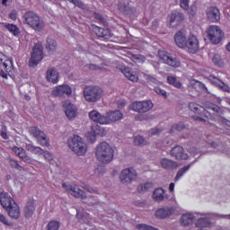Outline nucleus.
Wrapping results in <instances>:
<instances>
[{
  "label": "nucleus",
  "mask_w": 230,
  "mask_h": 230,
  "mask_svg": "<svg viewBox=\"0 0 230 230\" xmlns=\"http://www.w3.org/2000/svg\"><path fill=\"white\" fill-rule=\"evenodd\" d=\"M95 157L102 164H109L114 159V149L109 143L101 142L95 147Z\"/></svg>",
  "instance_id": "f257e3e1"
},
{
  "label": "nucleus",
  "mask_w": 230,
  "mask_h": 230,
  "mask_svg": "<svg viewBox=\"0 0 230 230\" xmlns=\"http://www.w3.org/2000/svg\"><path fill=\"white\" fill-rule=\"evenodd\" d=\"M23 23L28 24L35 31H42L44 30V20L33 11H28L24 13Z\"/></svg>",
  "instance_id": "f03ea898"
},
{
  "label": "nucleus",
  "mask_w": 230,
  "mask_h": 230,
  "mask_svg": "<svg viewBox=\"0 0 230 230\" xmlns=\"http://www.w3.org/2000/svg\"><path fill=\"white\" fill-rule=\"evenodd\" d=\"M68 146L76 155H85L87 154V144L78 135H74L68 139Z\"/></svg>",
  "instance_id": "7ed1b4c3"
},
{
  "label": "nucleus",
  "mask_w": 230,
  "mask_h": 230,
  "mask_svg": "<svg viewBox=\"0 0 230 230\" xmlns=\"http://www.w3.org/2000/svg\"><path fill=\"white\" fill-rule=\"evenodd\" d=\"M84 100L89 103H96V102L102 100V96H103V89L100 86H85L84 89Z\"/></svg>",
  "instance_id": "20e7f679"
},
{
  "label": "nucleus",
  "mask_w": 230,
  "mask_h": 230,
  "mask_svg": "<svg viewBox=\"0 0 230 230\" xmlns=\"http://www.w3.org/2000/svg\"><path fill=\"white\" fill-rule=\"evenodd\" d=\"M44 58V47H42V44L36 43L32 48V52L30 59L29 66L31 67H35V66L39 65V62H40Z\"/></svg>",
  "instance_id": "39448f33"
},
{
  "label": "nucleus",
  "mask_w": 230,
  "mask_h": 230,
  "mask_svg": "<svg viewBox=\"0 0 230 230\" xmlns=\"http://www.w3.org/2000/svg\"><path fill=\"white\" fill-rule=\"evenodd\" d=\"M189 109L195 114H199V116L193 117V119H195V121L205 122L206 119L204 118H209V116H210L209 111H208L204 107H202L195 102L189 103Z\"/></svg>",
  "instance_id": "423d86ee"
},
{
  "label": "nucleus",
  "mask_w": 230,
  "mask_h": 230,
  "mask_svg": "<svg viewBox=\"0 0 230 230\" xmlns=\"http://www.w3.org/2000/svg\"><path fill=\"white\" fill-rule=\"evenodd\" d=\"M207 33L212 44H220L224 39V31H222V29H220L218 26H210Z\"/></svg>",
  "instance_id": "0eeeda50"
},
{
  "label": "nucleus",
  "mask_w": 230,
  "mask_h": 230,
  "mask_svg": "<svg viewBox=\"0 0 230 230\" xmlns=\"http://www.w3.org/2000/svg\"><path fill=\"white\" fill-rule=\"evenodd\" d=\"M29 132L33 136V137L37 138L38 143H40L41 146H49V140H48V136L44 131L40 130L37 127H31L29 128Z\"/></svg>",
  "instance_id": "6e6552de"
},
{
  "label": "nucleus",
  "mask_w": 230,
  "mask_h": 230,
  "mask_svg": "<svg viewBox=\"0 0 230 230\" xmlns=\"http://www.w3.org/2000/svg\"><path fill=\"white\" fill-rule=\"evenodd\" d=\"M137 177V172L134 168H126L121 171L119 179L122 184H131L133 181H136Z\"/></svg>",
  "instance_id": "1a4fd4ad"
},
{
  "label": "nucleus",
  "mask_w": 230,
  "mask_h": 230,
  "mask_svg": "<svg viewBox=\"0 0 230 230\" xmlns=\"http://www.w3.org/2000/svg\"><path fill=\"white\" fill-rule=\"evenodd\" d=\"M63 188L66 190V191H68L70 195L75 197V199H82V200H85L87 199V195H85V191L81 190L78 185H71V184H62Z\"/></svg>",
  "instance_id": "9d476101"
},
{
  "label": "nucleus",
  "mask_w": 230,
  "mask_h": 230,
  "mask_svg": "<svg viewBox=\"0 0 230 230\" xmlns=\"http://www.w3.org/2000/svg\"><path fill=\"white\" fill-rule=\"evenodd\" d=\"M158 56L164 64H167V66H170L171 67L181 66V61H179V59H177L176 58L172 57L170 53L164 50L159 51Z\"/></svg>",
  "instance_id": "9b49d317"
},
{
  "label": "nucleus",
  "mask_w": 230,
  "mask_h": 230,
  "mask_svg": "<svg viewBox=\"0 0 230 230\" xmlns=\"http://www.w3.org/2000/svg\"><path fill=\"white\" fill-rule=\"evenodd\" d=\"M135 112H148L153 109L154 104L151 101L137 102L131 105Z\"/></svg>",
  "instance_id": "f8f14e48"
},
{
  "label": "nucleus",
  "mask_w": 230,
  "mask_h": 230,
  "mask_svg": "<svg viewBox=\"0 0 230 230\" xmlns=\"http://www.w3.org/2000/svg\"><path fill=\"white\" fill-rule=\"evenodd\" d=\"M104 118H106L104 125H111V123H116V121L123 119V113L119 111H108Z\"/></svg>",
  "instance_id": "ddd939ff"
},
{
  "label": "nucleus",
  "mask_w": 230,
  "mask_h": 230,
  "mask_svg": "<svg viewBox=\"0 0 230 230\" xmlns=\"http://www.w3.org/2000/svg\"><path fill=\"white\" fill-rule=\"evenodd\" d=\"M169 19V28H177L184 20V13L174 12L170 14Z\"/></svg>",
  "instance_id": "4468645a"
},
{
  "label": "nucleus",
  "mask_w": 230,
  "mask_h": 230,
  "mask_svg": "<svg viewBox=\"0 0 230 230\" xmlns=\"http://www.w3.org/2000/svg\"><path fill=\"white\" fill-rule=\"evenodd\" d=\"M173 215V208L172 207H164L158 208L155 213V217L159 218L160 220H164L165 218H170Z\"/></svg>",
  "instance_id": "2eb2a0df"
},
{
  "label": "nucleus",
  "mask_w": 230,
  "mask_h": 230,
  "mask_svg": "<svg viewBox=\"0 0 230 230\" xmlns=\"http://www.w3.org/2000/svg\"><path fill=\"white\" fill-rule=\"evenodd\" d=\"M170 155L172 157L177 159V161L188 159V154L184 153V148H182L181 146H175L172 147Z\"/></svg>",
  "instance_id": "dca6fc26"
},
{
  "label": "nucleus",
  "mask_w": 230,
  "mask_h": 230,
  "mask_svg": "<svg viewBox=\"0 0 230 230\" xmlns=\"http://www.w3.org/2000/svg\"><path fill=\"white\" fill-rule=\"evenodd\" d=\"M73 90H71V87L67 84L59 85L52 91L53 96H64V94L71 96Z\"/></svg>",
  "instance_id": "f3484780"
},
{
  "label": "nucleus",
  "mask_w": 230,
  "mask_h": 230,
  "mask_svg": "<svg viewBox=\"0 0 230 230\" xmlns=\"http://www.w3.org/2000/svg\"><path fill=\"white\" fill-rule=\"evenodd\" d=\"M207 16L211 22H218L220 21V10L217 7H208L207 9Z\"/></svg>",
  "instance_id": "a211bd4d"
},
{
  "label": "nucleus",
  "mask_w": 230,
  "mask_h": 230,
  "mask_svg": "<svg viewBox=\"0 0 230 230\" xmlns=\"http://www.w3.org/2000/svg\"><path fill=\"white\" fill-rule=\"evenodd\" d=\"M15 203V200L8 194V192H1L0 193V204L3 206L4 209L10 208Z\"/></svg>",
  "instance_id": "6ab92c4d"
},
{
  "label": "nucleus",
  "mask_w": 230,
  "mask_h": 230,
  "mask_svg": "<svg viewBox=\"0 0 230 230\" xmlns=\"http://www.w3.org/2000/svg\"><path fill=\"white\" fill-rule=\"evenodd\" d=\"M89 118L92 121H95V123H100V125H105L107 121V118L105 115H102L98 111H92L89 112Z\"/></svg>",
  "instance_id": "aec40b11"
},
{
  "label": "nucleus",
  "mask_w": 230,
  "mask_h": 230,
  "mask_svg": "<svg viewBox=\"0 0 230 230\" xmlns=\"http://www.w3.org/2000/svg\"><path fill=\"white\" fill-rule=\"evenodd\" d=\"M185 46L188 48L190 53H197L199 51V40H197V37L191 36L188 39Z\"/></svg>",
  "instance_id": "412c9836"
},
{
  "label": "nucleus",
  "mask_w": 230,
  "mask_h": 230,
  "mask_svg": "<svg viewBox=\"0 0 230 230\" xmlns=\"http://www.w3.org/2000/svg\"><path fill=\"white\" fill-rule=\"evenodd\" d=\"M9 217L11 218H13L14 220H17L21 217V208H19V205L15 202L13 203L10 207L5 208Z\"/></svg>",
  "instance_id": "4be33fe9"
},
{
  "label": "nucleus",
  "mask_w": 230,
  "mask_h": 230,
  "mask_svg": "<svg viewBox=\"0 0 230 230\" xmlns=\"http://www.w3.org/2000/svg\"><path fill=\"white\" fill-rule=\"evenodd\" d=\"M120 71L128 80H130V82H137V80H139L137 74L134 72L130 67L125 66L120 68Z\"/></svg>",
  "instance_id": "5701e85b"
},
{
  "label": "nucleus",
  "mask_w": 230,
  "mask_h": 230,
  "mask_svg": "<svg viewBox=\"0 0 230 230\" xmlns=\"http://www.w3.org/2000/svg\"><path fill=\"white\" fill-rule=\"evenodd\" d=\"M152 197L155 202H163V200L168 199V195H166V190L162 188L155 189L153 192Z\"/></svg>",
  "instance_id": "b1692460"
},
{
  "label": "nucleus",
  "mask_w": 230,
  "mask_h": 230,
  "mask_svg": "<svg viewBox=\"0 0 230 230\" xmlns=\"http://www.w3.org/2000/svg\"><path fill=\"white\" fill-rule=\"evenodd\" d=\"M65 114L68 119H75L76 118V107L71 103H65Z\"/></svg>",
  "instance_id": "393cba45"
},
{
  "label": "nucleus",
  "mask_w": 230,
  "mask_h": 230,
  "mask_svg": "<svg viewBox=\"0 0 230 230\" xmlns=\"http://www.w3.org/2000/svg\"><path fill=\"white\" fill-rule=\"evenodd\" d=\"M160 164L164 170H173V168H179V164L177 162L173 160H170L168 158H162L160 161Z\"/></svg>",
  "instance_id": "a878e982"
},
{
  "label": "nucleus",
  "mask_w": 230,
  "mask_h": 230,
  "mask_svg": "<svg viewBox=\"0 0 230 230\" xmlns=\"http://www.w3.org/2000/svg\"><path fill=\"white\" fill-rule=\"evenodd\" d=\"M47 80L48 82H51V84L58 83V72L57 68L50 67L47 70Z\"/></svg>",
  "instance_id": "bb28decb"
},
{
  "label": "nucleus",
  "mask_w": 230,
  "mask_h": 230,
  "mask_svg": "<svg viewBox=\"0 0 230 230\" xmlns=\"http://www.w3.org/2000/svg\"><path fill=\"white\" fill-rule=\"evenodd\" d=\"M93 31L97 37H102V39H105L106 40L111 39V30L109 29H103L98 26H95L93 28Z\"/></svg>",
  "instance_id": "cd10ccee"
},
{
  "label": "nucleus",
  "mask_w": 230,
  "mask_h": 230,
  "mask_svg": "<svg viewBox=\"0 0 230 230\" xmlns=\"http://www.w3.org/2000/svg\"><path fill=\"white\" fill-rule=\"evenodd\" d=\"M174 41L178 48H186V35H184V31H180L174 36Z\"/></svg>",
  "instance_id": "c85d7f7f"
},
{
  "label": "nucleus",
  "mask_w": 230,
  "mask_h": 230,
  "mask_svg": "<svg viewBox=\"0 0 230 230\" xmlns=\"http://www.w3.org/2000/svg\"><path fill=\"white\" fill-rule=\"evenodd\" d=\"M26 150L31 154H35L36 155H44L45 154L44 149L40 148V146H35L31 144L26 145Z\"/></svg>",
  "instance_id": "c756f323"
},
{
  "label": "nucleus",
  "mask_w": 230,
  "mask_h": 230,
  "mask_svg": "<svg viewBox=\"0 0 230 230\" xmlns=\"http://www.w3.org/2000/svg\"><path fill=\"white\" fill-rule=\"evenodd\" d=\"M23 212L26 218H31V217H33V213L35 212V205H33V202L27 203Z\"/></svg>",
  "instance_id": "7c9ffc66"
},
{
  "label": "nucleus",
  "mask_w": 230,
  "mask_h": 230,
  "mask_svg": "<svg viewBox=\"0 0 230 230\" xmlns=\"http://www.w3.org/2000/svg\"><path fill=\"white\" fill-rule=\"evenodd\" d=\"M193 215L191 214H183L181 217V226L188 227L193 224Z\"/></svg>",
  "instance_id": "2f4dec72"
},
{
  "label": "nucleus",
  "mask_w": 230,
  "mask_h": 230,
  "mask_svg": "<svg viewBox=\"0 0 230 230\" xmlns=\"http://www.w3.org/2000/svg\"><path fill=\"white\" fill-rule=\"evenodd\" d=\"M190 86L192 87V89H195V91H208V88L204 84H202L200 81H197L195 79L190 80Z\"/></svg>",
  "instance_id": "473e14b6"
},
{
  "label": "nucleus",
  "mask_w": 230,
  "mask_h": 230,
  "mask_svg": "<svg viewBox=\"0 0 230 230\" xmlns=\"http://www.w3.org/2000/svg\"><path fill=\"white\" fill-rule=\"evenodd\" d=\"M119 10L124 15H130V13L134 12V8L130 7V5L126 3H120L119 4Z\"/></svg>",
  "instance_id": "72a5a7b5"
},
{
  "label": "nucleus",
  "mask_w": 230,
  "mask_h": 230,
  "mask_svg": "<svg viewBox=\"0 0 230 230\" xmlns=\"http://www.w3.org/2000/svg\"><path fill=\"white\" fill-rule=\"evenodd\" d=\"M144 80H146V84L149 89H154L152 86L159 85V84H161L155 77H152L148 75H144Z\"/></svg>",
  "instance_id": "f704fd0d"
},
{
  "label": "nucleus",
  "mask_w": 230,
  "mask_h": 230,
  "mask_svg": "<svg viewBox=\"0 0 230 230\" xmlns=\"http://www.w3.org/2000/svg\"><path fill=\"white\" fill-rule=\"evenodd\" d=\"M211 226V220L208 217H201L196 222V227H209Z\"/></svg>",
  "instance_id": "c9c22d12"
},
{
  "label": "nucleus",
  "mask_w": 230,
  "mask_h": 230,
  "mask_svg": "<svg viewBox=\"0 0 230 230\" xmlns=\"http://www.w3.org/2000/svg\"><path fill=\"white\" fill-rule=\"evenodd\" d=\"M154 188V183L146 182L145 184H141L137 187L138 193H146V191H150Z\"/></svg>",
  "instance_id": "e433bc0d"
},
{
  "label": "nucleus",
  "mask_w": 230,
  "mask_h": 230,
  "mask_svg": "<svg viewBox=\"0 0 230 230\" xmlns=\"http://www.w3.org/2000/svg\"><path fill=\"white\" fill-rule=\"evenodd\" d=\"M57 41L51 38L47 39V45H46V49L48 51H57Z\"/></svg>",
  "instance_id": "4c0bfd02"
},
{
  "label": "nucleus",
  "mask_w": 230,
  "mask_h": 230,
  "mask_svg": "<svg viewBox=\"0 0 230 230\" xmlns=\"http://www.w3.org/2000/svg\"><path fill=\"white\" fill-rule=\"evenodd\" d=\"M84 67L88 71H102V69H105V64H101V66L95 64H87L84 66Z\"/></svg>",
  "instance_id": "58836bf2"
},
{
  "label": "nucleus",
  "mask_w": 230,
  "mask_h": 230,
  "mask_svg": "<svg viewBox=\"0 0 230 230\" xmlns=\"http://www.w3.org/2000/svg\"><path fill=\"white\" fill-rule=\"evenodd\" d=\"M7 161H8L11 168H13L14 170H18V172H22V170H24V167H22L21 164H19V162H17V160H13L12 158H7Z\"/></svg>",
  "instance_id": "ea45409f"
},
{
  "label": "nucleus",
  "mask_w": 230,
  "mask_h": 230,
  "mask_svg": "<svg viewBox=\"0 0 230 230\" xmlns=\"http://www.w3.org/2000/svg\"><path fill=\"white\" fill-rule=\"evenodd\" d=\"M5 30H8L10 33H12L14 36L19 35V27L15 24L8 23L4 25Z\"/></svg>",
  "instance_id": "a19ab883"
},
{
  "label": "nucleus",
  "mask_w": 230,
  "mask_h": 230,
  "mask_svg": "<svg viewBox=\"0 0 230 230\" xmlns=\"http://www.w3.org/2000/svg\"><path fill=\"white\" fill-rule=\"evenodd\" d=\"M134 143L137 145V146H146V145H148L146 140L141 136H137L134 138Z\"/></svg>",
  "instance_id": "79ce46f5"
},
{
  "label": "nucleus",
  "mask_w": 230,
  "mask_h": 230,
  "mask_svg": "<svg viewBox=\"0 0 230 230\" xmlns=\"http://www.w3.org/2000/svg\"><path fill=\"white\" fill-rule=\"evenodd\" d=\"M208 80L210 82V84H212V85H215L216 87H219V85L222 84V80L215 75H208Z\"/></svg>",
  "instance_id": "37998d69"
},
{
  "label": "nucleus",
  "mask_w": 230,
  "mask_h": 230,
  "mask_svg": "<svg viewBox=\"0 0 230 230\" xmlns=\"http://www.w3.org/2000/svg\"><path fill=\"white\" fill-rule=\"evenodd\" d=\"M190 167L191 164H188L187 166H184L183 168L180 169L174 178V181H179V179L182 177V175H184V173H186Z\"/></svg>",
  "instance_id": "c03bdc74"
},
{
  "label": "nucleus",
  "mask_w": 230,
  "mask_h": 230,
  "mask_svg": "<svg viewBox=\"0 0 230 230\" xmlns=\"http://www.w3.org/2000/svg\"><path fill=\"white\" fill-rule=\"evenodd\" d=\"M2 67L4 69L0 70V76H2V78H8V65L5 62H4L2 64Z\"/></svg>",
  "instance_id": "a18cd8bd"
},
{
  "label": "nucleus",
  "mask_w": 230,
  "mask_h": 230,
  "mask_svg": "<svg viewBox=\"0 0 230 230\" xmlns=\"http://www.w3.org/2000/svg\"><path fill=\"white\" fill-rule=\"evenodd\" d=\"M58 227H60V223L57 221H50L48 224V230H58Z\"/></svg>",
  "instance_id": "49530a36"
},
{
  "label": "nucleus",
  "mask_w": 230,
  "mask_h": 230,
  "mask_svg": "<svg viewBox=\"0 0 230 230\" xmlns=\"http://www.w3.org/2000/svg\"><path fill=\"white\" fill-rule=\"evenodd\" d=\"M72 4H75V6H77L78 8H81L82 10H84L85 4L80 0H68Z\"/></svg>",
  "instance_id": "de8ad7c7"
},
{
  "label": "nucleus",
  "mask_w": 230,
  "mask_h": 230,
  "mask_svg": "<svg viewBox=\"0 0 230 230\" xmlns=\"http://www.w3.org/2000/svg\"><path fill=\"white\" fill-rule=\"evenodd\" d=\"M86 199H88L90 206H98L100 204V200L98 198H94V196H90Z\"/></svg>",
  "instance_id": "09e8293b"
},
{
  "label": "nucleus",
  "mask_w": 230,
  "mask_h": 230,
  "mask_svg": "<svg viewBox=\"0 0 230 230\" xmlns=\"http://www.w3.org/2000/svg\"><path fill=\"white\" fill-rule=\"evenodd\" d=\"M137 229H138V230H153L154 226H148L146 224H139L137 226Z\"/></svg>",
  "instance_id": "8fccbe9b"
},
{
  "label": "nucleus",
  "mask_w": 230,
  "mask_h": 230,
  "mask_svg": "<svg viewBox=\"0 0 230 230\" xmlns=\"http://www.w3.org/2000/svg\"><path fill=\"white\" fill-rule=\"evenodd\" d=\"M180 6L183 10H188L190 8V0H180Z\"/></svg>",
  "instance_id": "3c124183"
},
{
  "label": "nucleus",
  "mask_w": 230,
  "mask_h": 230,
  "mask_svg": "<svg viewBox=\"0 0 230 230\" xmlns=\"http://www.w3.org/2000/svg\"><path fill=\"white\" fill-rule=\"evenodd\" d=\"M172 128L174 130H178V132H181V131L184 130V128H186V126L184 125V123L180 122L179 124L172 126Z\"/></svg>",
  "instance_id": "603ef678"
},
{
  "label": "nucleus",
  "mask_w": 230,
  "mask_h": 230,
  "mask_svg": "<svg viewBox=\"0 0 230 230\" xmlns=\"http://www.w3.org/2000/svg\"><path fill=\"white\" fill-rule=\"evenodd\" d=\"M208 109H210L211 111H214V112H220V107L215 105V104H207Z\"/></svg>",
  "instance_id": "864d4df0"
},
{
  "label": "nucleus",
  "mask_w": 230,
  "mask_h": 230,
  "mask_svg": "<svg viewBox=\"0 0 230 230\" xmlns=\"http://www.w3.org/2000/svg\"><path fill=\"white\" fill-rule=\"evenodd\" d=\"M218 88L224 91L225 93H230L229 86L226 84L224 82H221V84H219Z\"/></svg>",
  "instance_id": "5fc2aeb1"
},
{
  "label": "nucleus",
  "mask_w": 230,
  "mask_h": 230,
  "mask_svg": "<svg viewBox=\"0 0 230 230\" xmlns=\"http://www.w3.org/2000/svg\"><path fill=\"white\" fill-rule=\"evenodd\" d=\"M154 89L156 94H160L161 96H164V98H166V91L159 87H155Z\"/></svg>",
  "instance_id": "6e6d98bb"
},
{
  "label": "nucleus",
  "mask_w": 230,
  "mask_h": 230,
  "mask_svg": "<svg viewBox=\"0 0 230 230\" xmlns=\"http://www.w3.org/2000/svg\"><path fill=\"white\" fill-rule=\"evenodd\" d=\"M220 60H221L220 55H218V54L214 55L213 58H212V62H213L214 64H216L217 66H218V65L220 64Z\"/></svg>",
  "instance_id": "4d7b16f0"
},
{
  "label": "nucleus",
  "mask_w": 230,
  "mask_h": 230,
  "mask_svg": "<svg viewBox=\"0 0 230 230\" xmlns=\"http://www.w3.org/2000/svg\"><path fill=\"white\" fill-rule=\"evenodd\" d=\"M87 139L90 141V143H94V141H96V135L88 133Z\"/></svg>",
  "instance_id": "13d9d810"
},
{
  "label": "nucleus",
  "mask_w": 230,
  "mask_h": 230,
  "mask_svg": "<svg viewBox=\"0 0 230 230\" xmlns=\"http://www.w3.org/2000/svg\"><path fill=\"white\" fill-rule=\"evenodd\" d=\"M22 150H23L22 147H17V146L13 147V152L15 154V155H18V156L21 155Z\"/></svg>",
  "instance_id": "bf43d9fd"
},
{
  "label": "nucleus",
  "mask_w": 230,
  "mask_h": 230,
  "mask_svg": "<svg viewBox=\"0 0 230 230\" xmlns=\"http://www.w3.org/2000/svg\"><path fill=\"white\" fill-rule=\"evenodd\" d=\"M161 132H163L162 129L155 128L151 129V136H159V134H161Z\"/></svg>",
  "instance_id": "052dcab7"
},
{
  "label": "nucleus",
  "mask_w": 230,
  "mask_h": 230,
  "mask_svg": "<svg viewBox=\"0 0 230 230\" xmlns=\"http://www.w3.org/2000/svg\"><path fill=\"white\" fill-rule=\"evenodd\" d=\"M189 13L192 16L195 15L197 13V6L191 5L189 9Z\"/></svg>",
  "instance_id": "680f3d73"
},
{
  "label": "nucleus",
  "mask_w": 230,
  "mask_h": 230,
  "mask_svg": "<svg viewBox=\"0 0 230 230\" xmlns=\"http://www.w3.org/2000/svg\"><path fill=\"white\" fill-rule=\"evenodd\" d=\"M43 155L47 161H53V155H51L48 151H45Z\"/></svg>",
  "instance_id": "e2e57ef3"
},
{
  "label": "nucleus",
  "mask_w": 230,
  "mask_h": 230,
  "mask_svg": "<svg viewBox=\"0 0 230 230\" xmlns=\"http://www.w3.org/2000/svg\"><path fill=\"white\" fill-rule=\"evenodd\" d=\"M22 161H23V163H28L29 164H31L32 163L31 157H30L28 155L22 157Z\"/></svg>",
  "instance_id": "0e129e2a"
},
{
  "label": "nucleus",
  "mask_w": 230,
  "mask_h": 230,
  "mask_svg": "<svg viewBox=\"0 0 230 230\" xmlns=\"http://www.w3.org/2000/svg\"><path fill=\"white\" fill-rule=\"evenodd\" d=\"M84 190H86V191H88V193H98L97 190H95L94 188L90 187V186H86L84 188Z\"/></svg>",
  "instance_id": "69168bd1"
},
{
  "label": "nucleus",
  "mask_w": 230,
  "mask_h": 230,
  "mask_svg": "<svg viewBox=\"0 0 230 230\" xmlns=\"http://www.w3.org/2000/svg\"><path fill=\"white\" fill-rule=\"evenodd\" d=\"M0 222H2V224H4L5 226H8V219H6V216L0 215Z\"/></svg>",
  "instance_id": "338daca9"
},
{
  "label": "nucleus",
  "mask_w": 230,
  "mask_h": 230,
  "mask_svg": "<svg viewBox=\"0 0 230 230\" xmlns=\"http://www.w3.org/2000/svg\"><path fill=\"white\" fill-rule=\"evenodd\" d=\"M177 78L173 76L167 77V82L170 84V85H173V84L176 82Z\"/></svg>",
  "instance_id": "774afa93"
}]
</instances>
